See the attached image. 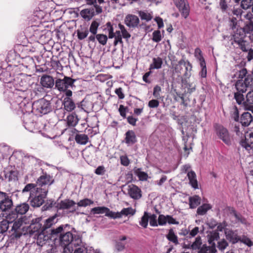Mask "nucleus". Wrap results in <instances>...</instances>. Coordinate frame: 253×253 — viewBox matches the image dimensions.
I'll return each instance as SVG.
<instances>
[{"mask_svg":"<svg viewBox=\"0 0 253 253\" xmlns=\"http://www.w3.org/2000/svg\"><path fill=\"white\" fill-rule=\"evenodd\" d=\"M162 40V36L160 31L156 30L153 33V38L152 40L156 42H158Z\"/></svg>","mask_w":253,"mask_h":253,"instance_id":"e2e57ef3","label":"nucleus"},{"mask_svg":"<svg viewBox=\"0 0 253 253\" xmlns=\"http://www.w3.org/2000/svg\"><path fill=\"white\" fill-rule=\"evenodd\" d=\"M253 121V117L249 112L244 113L241 116L240 121L243 126H248Z\"/></svg>","mask_w":253,"mask_h":253,"instance_id":"b1692460","label":"nucleus"},{"mask_svg":"<svg viewBox=\"0 0 253 253\" xmlns=\"http://www.w3.org/2000/svg\"><path fill=\"white\" fill-rule=\"evenodd\" d=\"M167 238L169 241L172 242L175 245L178 244L177 237L175 235L172 229H170L169 230V233L167 235Z\"/></svg>","mask_w":253,"mask_h":253,"instance_id":"ea45409f","label":"nucleus"},{"mask_svg":"<svg viewBox=\"0 0 253 253\" xmlns=\"http://www.w3.org/2000/svg\"><path fill=\"white\" fill-rule=\"evenodd\" d=\"M229 244L225 239H222L217 242L216 247L220 251H223L228 246Z\"/></svg>","mask_w":253,"mask_h":253,"instance_id":"49530a36","label":"nucleus"},{"mask_svg":"<svg viewBox=\"0 0 253 253\" xmlns=\"http://www.w3.org/2000/svg\"><path fill=\"white\" fill-rule=\"evenodd\" d=\"M187 177L189 180V184L195 189L198 188V181L196 178V174L193 170L187 172Z\"/></svg>","mask_w":253,"mask_h":253,"instance_id":"393cba45","label":"nucleus"},{"mask_svg":"<svg viewBox=\"0 0 253 253\" xmlns=\"http://www.w3.org/2000/svg\"><path fill=\"white\" fill-rule=\"evenodd\" d=\"M107 208L105 207H97L92 208L91 210V213L95 214L105 213L106 211H108Z\"/></svg>","mask_w":253,"mask_h":253,"instance_id":"09e8293b","label":"nucleus"},{"mask_svg":"<svg viewBox=\"0 0 253 253\" xmlns=\"http://www.w3.org/2000/svg\"><path fill=\"white\" fill-rule=\"evenodd\" d=\"M219 5L222 12H226L229 8L227 0H220Z\"/></svg>","mask_w":253,"mask_h":253,"instance_id":"680f3d73","label":"nucleus"},{"mask_svg":"<svg viewBox=\"0 0 253 253\" xmlns=\"http://www.w3.org/2000/svg\"><path fill=\"white\" fill-rule=\"evenodd\" d=\"M139 16L140 18L142 20H145L146 21H150L152 18L153 16L151 13H149L147 11H139L138 12Z\"/></svg>","mask_w":253,"mask_h":253,"instance_id":"c03bdc74","label":"nucleus"},{"mask_svg":"<svg viewBox=\"0 0 253 253\" xmlns=\"http://www.w3.org/2000/svg\"><path fill=\"white\" fill-rule=\"evenodd\" d=\"M32 110L37 115L46 114L52 110L51 103L43 98L34 101Z\"/></svg>","mask_w":253,"mask_h":253,"instance_id":"7ed1b4c3","label":"nucleus"},{"mask_svg":"<svg viewBox=\"0 0 253 253\" xmlns=\"http://www.w3.org/2000/svg\"><path fill=\"white\" fill-rule=\"evenodd\" d=\"M225 235L226 239L232 244H235L240 240V237L232 230L225 231Z\"/></svg>","mask_w":253,"mask_h":253,"instance_id":"5701e85b","label":"nucleus"},{"mask_svg":"<svg viewBox=\"0 0 253 253\" xmlns=\"http://www.w3.org/2000/svg\"><path fill=\"white\" fill-rule=\"evenodd\" d=\"M195 56L200 61V63L205 62L202 54V51L199 48H196L195 50Z\"/></svg>","mask_w":253,"mask_h":253,"instance_id":"0e129e2a","label":"nucleus"},{"mask_svg":"<svg viewBox=\"0 0 253 253\" xmlns=\"http://www.w3.org/2000/svg\"><path fill=\"white\" fill-rule=\"evenodd\" d=\"M64 108L68 112L72 111L75 108V104L69 97H66L64 100Z\"/></svg>","mask_w":253,"mask_h":253,"instance_id":"cd10ccee","label":"nucleus"},{"mask_svg":"<svg viewBox=\"0 0 253 253\" xmlns=\"http://www.w3.org/2000/svg\"><path fill=\"white\" fill-rule=\"evenodd\" d=\"M37 186L36 184L29 183L27 184L22 190V193L26 192H31L36 189Z\"/></svg>","mask_w":253,"mask_h":253,"instance_id":"69168bd1","label":"nucleus"},{"mask_svg":"<svg viewBox=\"0 0 253 253\" xmlns=\"http://www.w3.org/2000/svg\"><path fill=\"white\" fill-rule=\"evenodd\" d=\"M1 175L2 180H6L8 181H15L18 179L17 170L13 169L11 167H8L5 168Z\"/></svg>","mask_w":253,"mask_h":253,"instance_id":"f8f14e48","label":"nucleus"},{"mask_svg":"<svg viewBox=\"0 0 253 253\" xmlns=\"http://www.w3.org/2000/svg\"><path fill=\"white\" fill-rule=\"evenodd\" d=\"M234 42L238 44L239 47L243 52H248L251 47L248 42L244 40L242 38H239L236 37V35L234 36Z\"/></svg>","mask_w":253,"mask_h":253,"instance_id":"a211bd4d","label":"nucleus"},{"mask_svg":"<svg viewBox=\"0 0 253 253\" xmlns=\"http://www.w3.org/2000/svg\"><path fill=\"white\" fill-rule=\"evenodd\" d=\"M127 193L134 200H138L142 197L141 190L134 184L128 186Z\"/></svg>","mask_w":253,"mask_h":253,"instance_id":"dca6fc26","label":"nucleus"},{"mask_svg":"<svg viewBox=\"0 0 253 253\" xmlns=\"http://www.w3.org/2000/svg\"><path fill=\"white\" fill-rule=\"evenodd\" d=\"M219 234L217 231L210 232L207 235L208 242L210 246L216 248L215 241H218L219 240Z\"/></svg>","mask_w":253,"mask_h":253,"instance_id":"aec40b11","label":"nucleus"},{"mask_svg":"<svg viewBox=\"0 0 253 253\" xmlns=\"http://www.w3.org/2000/svg\"><path fill=\"white\" fill-rule=\"evenodd\" d=\"M245 103L246 108L251 106L253 104V90L249 91L246 96Z\"/></svg>","mask_w":253,"mask_h":253,"instance_id":"a19ab883","label":"nucleus"},{"mask_svg":"<svg viewBox=\"0 0 253 253\" xmlns=\"http://www.w3.org/2000/svg\"><path fill=\"white\" fill-rule=\"evenodd\" d=\"M48 191V188L38 187L31 191L29 197L31 205L33 207L42 206L44 202Z\"/></svg>","mask_w":253,"mask_h":253,"instance_id":"f03ea898","label":"nucleus"},{"mask_svg":"<svg viewBox=\"0 0 253 253\" xmlns=\"http://www.w3.org/2000/svg\"><path fill=\"white\" fill-rule=\"evenodd\" d=\"M189 202L190 208L195 209L200 204L201 198L197 195H195L189 197Z\"/></svg>","mask_w":253,"mask_h":253,"instance_id":"2f4dec72","label":"nucleus"},{"mask_svg":"<svg viewBox=\"0 0 253 253\" xmlns=\"http://www.w3.org/2000/svg\"><path fill=\"white\" fill-rule=\"evenodd\" d=\"M125 22L129 27L134 28L138 26L139 23V19L137 16L129 14L126 17Z\"/></svg>","mask_w":253,"mask_h":253,"instance_id":"6ab92c4d","label":"nucleus"},{"mask_svg":"<svg viewBox=\"0 0 253 253\" xmlns=\"http://www.w3.org/2000/svg\"><path fill=\"white\" fill-rule=\"evenodd\" d=\"M202 241L200 236L196 238L195 241L191 244V247L193 250H199L202 248Z\"/></svg>","mask_w":253,"mask_h":253,"instance_id":"a18cd8bd","label":"nucleus"},{"mask_svg":"<svg viewBox=\"0 0 253 253\" xmlns=\"http://www.w3.org/2000/svg\"><path fill=\"white\" fill-rule=\"evenodd\" d=\"M235 87L239 92H245L249 88L244 80H238L235 84Z\"/></svg>","mask_w":253,"mask_h":253,"instance_id":"c85d7f7f","label":"nucleus"},{"mask_svg":"<svg viewBox=\"0 0 253 253\" xmlns=\"http://www.w3.org/2000/svg\"><path fill=\"white\" fill-rule=\"evenodd\" d=\"M163 64L162 59L160 57L154 58L153 59V62L150 65V68L151 69H159L162 67Z\"/></svg>","mask_w":253,"mask_h":253,"instance_id":"f704fd0d","label":"nucleus"},{"mask_svg":"<svg viewBox=\"0 0 253 253\" xmlns=\"http://www.w3.org/2000/svg\"><path fill=\"white\" fill-rule=\"evenodd\" d=\"M149 215L148 213L145 211L144 215L141 217V220L139 222L140 224L144 228H146L148 225Z\"/></svg>","mask_w":253,"mask_h":253,"instance_id":"3c124183","label":"nucleus"},{"mask_svg":"<svg viewBox=\"0 0 253 253\" xmlns=\"http://www.w3.org/2000/svg\"><path fill=\"white\" fill-rule=\"evenodd\" d=\"M67 121L68 126H74L77 124L78 119L75 114H71L67 117Z\"/></svg>","mask_w":253,"mask_h":253,"instance_id":"58836bf2","label":"nucleus"},{"mask_svg":"<svg viewBox=\"0 0 253 253\" xmlns=\"http://www.w3.org/2000/svg\"><path fill=\"white\" fill-rule=\"evenodd\" d=\"M216 252V248L211 246H207L206 244H204L199 251L198 253H215Z\"/></svg>","mask_w":253,"mask_h":253,"instance_id":"e433bc0d","label":"nucleus"},{"mask_svg":"<svg viewBox=\"0 0 253 253\" xmlns=\"http://www.w3.org/2000/svg\"><path fill=\"white\" fill-rule=\"evenodd\" d=\"M41 218H36L32 220L29 230V233L31 235L40 233L43 230V227L41 222Z\"/></svg>","mask_w":253,"mask_h":253,"instance_id":"ddd939ff","label":"nucleus"},{"mask_svg":"<svg viewBox=\"0 0 253 253\" xmlns=\"http://www.w3.org/2000/svg\"><path fill=\"white\" fill-rule=\"evenodd\" d=\"M230 214L234 217L235 222L236 223H240L244 225H247L248 224L247 219L240 213H238L235 210L232 209L230 212Z\"/></svg>","mask_w":253,"mask_h":253,"instance_id":"a878e982","label":"nucleus"},{"mask_svg":"<svg viewBox=\"0 0 253 253\" xmlns=\"http://www.w3.org/2000/svg\"><path fill=\"white\" fill-rule=\"evenodd\" d=\"M240 144L247 150L253 149V132L250 133L247 136H241Z\"/></svg>","mask_w":253,"mask_h":253,"instance_id":"2eb2a0df","label":"nucleus"},{"mask_svg":"<svg viewBox=\"0 0 253 253\" xmlns=\"http://www.w3.org/2000/svg\"><path fill=\"white\" fill-rule=\"evenodd\" d=\"M236 74L239 80H243V79H245L247 77V75H248L249 74L248 73L247 69L245 68H242L240 70L238 71L236 73Z\"/></svg>","mask_w":253,"mask_h":253,"instance_id":"6e6d98bb","label":"nucleus"},{"mask_svg":"<svg viewBox=\"0 0 253 253\" xmlns=\"http://www.w3.org/2000/svg\"><path fill=\"white\" fill-rule=\"evenodd\" d=\"M192 65L189 62H186L183 59L179 60L174 67L176 73L182 74L185 78H189L191 76Z\"/></svg>","mask_w":253,"mask_h":253,"instance_id":"20e7f679","label":"nucleus"},{"mask_svg":"<svg viewBox=\"0 0 253 253\" xmlns=\"http://www.w3.org/2000/svg\"><path fill=\"white\" fill-rule=\"evenodd\" d=\"M234 98L239 105H243V106L246 107L245 103H244V102H245V101H246V98H245L244 96L241 92L238 91L237 92H235L234 93Z\"/></svg>","mask_w":253,"mask_h":253,"instance_id":"c9c22d12","label":"nucleus"},{"mask_svg":"<svg viewBox=\"0 0 253 253\" xmlns=\"http://www.w3.org/2000/svg\"><path fill=\"white\" fill-rule=\"evenodd\" d=\"M244 80L249 87H253V75L249 74Z\"/></svg>","mask_w":253,"mask_h":253,"instance_id":"052dcab7","label":"nucleus"},{"mask_svg":"<svg viewBox=\"0 0 253 253\" xmlns=\"http://www.w3.org/2000/svg\"><path fill=\"white\" fill-rule=\"evenodd\" d=\"M54 182V179L52 176L47 174L46 172H42V174L41 175L36 181L37 187L47 188L46 185H51Z\"/></svg>","mask_w":253,"mask_h":253,"instance_id":"9d476101","label":"nucleus"},{"mask_svg":"<svg viewBox=\"0 0 253 253\" xmlns=\"http://www.w3.org/2000/svg\"><path fill=\"white\" fill-rule=\"evenodd\" d=\"M68 224L61 225L57 228L50 229V234L52 237L56 239L59 238L60 245L64 248H68L72 242H74L75 246L81 243V240L78 239L73 240V235L71 232L66 230V227H69Z\"/></svg>","mask_w":253,"mask_h":253,"instance_id":"f257e3e1","label":"nucleus"},{"mask_svg":"<svg viewBox=\"0 0 253 253\" xmlns=\"http://www.w3.org/2000/svg\"><path fill=\"white\" fill-rule=\"evenodd\" d=\"M216 132L218 137L226 145L231 144V139L228 130L222 126L216 125L215 126Z\"/></svg>","mask_w":253,"mask_h":253,"instance_id":"6e6552de","label":"nucleus"},{"mask_svg":"<svg viewBox=\"0 0 253 253\" xmlns=\"http://www.w3.org/2000/svg\"><path fill=\"white\" fill-rule=\"evenodd\" d=\"M16 87L17 90L24 92L28 89L30 84L26 82L25 79H21L19 83L16 84Z\"/></svg>","mask_w":253,"mask_h":253,"instance_id":"7c9ffc66","label":"nucleus"},{"mask_svg":"<svg viewBox=\"0 0 253 253\" xmlns=\"http://www.w3.org/2000/svg\"><path fill=\"white\" fill-rule=\"evenodd\" d=\"M125 135V141L128 145H133L136 142V136L133 130H128Z\"/></svg>","mask_w":253,"mask_h":253,"instance_id":"4be33fe9","label":"nucleus"},{"mask_svg":"<svg viewBox=\"0 0 253 253\" xmlns=\"http://www.w3.org/2000/svg\"><path fill=\"white\" fill-rule=\"evenodd\" d=\"M95 35L96 39L100 44L103 45H105L106 44L108 40V37L106 35L102 34H96Z\"/></svg>","mask_w":253,"mask_h":253,"instance_id":"8fccbe9b","label":"nucleus"},{"mask_svg":"<svg viewBox=\"0 0 253 253\" xmlns=\"http://www.w3.org/2000/svg\"><path fill=\"white\" fill-rule=\"evenodd\" d=\"M173 1L182 16L185 19L187 18L189 15L190 7L186 0H173Z\"/></svg>","mask_w":253,"mask_h":253,"instance_id":"1a4fd4ad","label":"nucleus"},{"mask_svg":"<svg viewBox=\"0 0 253 253\" xmlns=\"http://www.w3.org/2000/svg\"><path fill=\"white\" fill-rule=\"evenodd\" d=\"M40 83L43 87L49 88H52L55 84L53 78L47 75H44L41 77Z\"/></svg>","mask_w":253,"mask_h":253,"instance_id":"f3484780","label":"nucleus"},{"mask_svg":"<svg viewBox=\"0 0 253 253\" xmlns=\"http://www.w3.org/2000/svg\"><path fill=\"white\" fill-rule=\"evenodd\" d=\"M107 210L108 211H106V212H105L106 216H107L109 217H111V218H114V219L120 218V213H119V212H115L112 211H110L109 210V209H108V208H107Z\"/></svg>","mask_w":253,"mask_h":253,"instance_id":"bf43d9fd","label":"nucleus"},{"mask_svg":"<svg viewBox=\"0 0 253 253\" xmlns=\"http://www.w3.org/2000/svg\"><path fill=\"white\" fill-rule=\"evenodd\" d=\"M240 6L244 10L251 8L253 4V0H240Z\"/></svg>","mask_w":253,"mask_h":253,"instance_id":"de8ad7c7","label":"nucleus"},{"mask_svg":"<svg viewBox=\"0 0 253 253\" xmlns=\"http://www.w3.org/2000/svg\"><path fill=\"white\" fill-rule=\"evenodd\" d=\"M55 218V217H52L51 218H49L46 220L44 224L43 225V230L44 231H45L46 229L49 228L51 226V225L54 223V220Z\"/></svg>","mask_w":253,"mask_h":253,"instance_id":"338daca9","label":"nucleus"},{"mask_svg":"<svg viewBox=\"0 0 253 253\" xmlns=\"http://www.w3.org/2000/svg\"><path fill=\"white\" fill-rule=\"evenodd\" d=\"M211 208V206L208 204H204L199 207L197 210V214L203 215L207 213V211Z\"/></svg>","mask_w":253,"mask_h":253,"instance_id":"473e14b6","label":"nucleus"},{"mask_svg":"<svg viewBox=\"0 0 253 253\" xmlns=\"http://www.w3.org/2000/svg\"><path fill=\"white\" fill-rule=\"evenodd\" d=\"M99 25V23L96 21H92L89 28V31L93 35H96L97 29Z\"/></svg>","mask_w":253,"mask_h":253,"instance_id":"4d7b16f0","label":"nucleus"},{"mask_svg":"<svg viewBox=\"0 0 253 253\" xmlns=\"http://www.w3.org/2000/svg\"><path fill=\"white\" fill-rule=\"evenodd\" d=\"M13 206L11 198L6 193L0 191V208L2 212L8 211Z\"/></svg>","mask_w":253,"mask_h":253,"instance_id":"0eeeda50","label":"nucleus"},{"mask_svg":"<svg viewBox=\"0 0 253 253\" xmlns=\"http://www.w3.org/2000/svg\"><path fill=\"white\" fill-rule=\"evenodd\" d=\"M0 80L5 83H8L11 82L12 78L10 76L9 72L5 71L0 74Z\"/></svg>","mask_w":253,"mask_h":253,"instance_id":"4c0bfd02","label":"nucleus"},{"mask_svg":"<svg viewBox=\"0 0 253 253\" xmlns=\"http://www.w3.org/2000/svg\"><path fill=\"white\" fill-rule=\"evenodd\" d=\"M76 203L73 200L67 199L63 201H61L60 203H58L56 205V208L57 209H66L70 210V212H73L76 211V209L75 208V205Z\"/></svg>","mask_w":253,"mask_h":253,"instance_id":"4468645a","label":"nucleus"},{"mask_svg":"<svg viewBox=\"0 0 253 253\" xmlns=\"http://www.w3.org/2000/svg\"><path fill=\"white\" fill-rule=\"evenodd\" d=\"M126 244L120 241H116L115 244V250L117 252H123L125 249Z\"/></svg>","mask_w":253,"mask_h":253,"instance_id":"864d4df0","label":"nucleus"},{"mask_svg":"<svg viewBox=\"0 0 253 253\" xmlns=\"http://www.w3.org/2000/svg\"><path fill=\"white\" fill-rule=\"evenodd\" d=\"M80 14L84 19L89 21L94 15V9L93 8L83 9L80 12Z\"/></svg>","mask_w":253,"mask_h":253,"instance_id":"bb28decb","label":"nucleus"},{"mask_svg":"<svg viewBox=\"0 0 253 253\" xmlns=\"http://www.w3.org/2000/svg\"><path fill=\"white\" fill-rule=\"evenodd\" d=\"M93 204V201L88 198L81 200L77 203L78 207H86Z\"/></svg>","mask_w":253,"mask_h":253,"instance_id":"5fc2aeb1","label":"nucleus"},{"mask_svg":"<svg viewBox=\"0 0 253 253\" xmlns=\"http://www.w3.org/2000/svg\"><path fill=\"white\" fill-rule=\"evenodd\" d=\"M37 236V243L38 245L42 247L45 245L49 240V237L45 234V231L42 230V232L35 234V237Z\"/></svg>","mask_w":253,"mask_h":253,"instance_id":"412c9836","label":"nucleus"},{"mask_svg":"<svg viewBox=\"0 0 253 253\" xmlns=\"http://www.w3.org/2000/svg\"><path fill=\"white\" fill-rule=\"evenodd\" d=\"M245 33L250 34L253 32V21H247L245 23V26L243 28Z\"/></svg>","mask_w":253,"mask_h":253,"instance_id":"37998d69","label":"nucleus"},{"mask_svg":"<svg viewBox=\"0 0 253 253\" xmlns=\"http://www.w3.org/2000/svg\"><path fill=\"white\" fill-rule=\"evenodd\" d=\"M135 212V210H134L132 208H127L123 209L121 212H119V213H120L121 218L123 215L127 216L130 214L133 215L134 214Z\"/></svg>","mask_w":253,"mask_h":253,"instance_id":"603ef678","label":"nucleus"},{"mask_svg":"<svg viewBox=\"0 0 253 253\" xmlns=\"http://www.w3.org/2000/svg\"><path fill=\"white\" fill-rule=\"evenodd\" d=\"M89 138L85 134H77L75 137L76 142L81 145H85L88 141Z\"/></svg>","mask_w":253,"mask_h":253,"instance_id":"c756f323","label":"nucleus"},{"mask_svg":"<svg viewBox=\"0 0 253 253\" xmlns=\"http://www.w3.org/2000/svg\"><path fill=\"white\" fill-rule=\"evenodd\" d=\"M76 80L65 76L63 79H58L55 82V88L60 91H64L68 88L75 86L74 84Z\"/></svg>","mask_w":253,"mask_h":253,"instance_id":"39448f33","label":"nucleus"},{"mask_svg":"<svg viewBox=\"0 0 253 253\" xmlns=\"http://www.w3.org/2000/svg\"><path fill=\"white\" fill-rule=\"evenodd\" d=\"M106 25L107 26L108 31V38L109 39H112L114 38H115L116 36L114 32V29L111 23L110 22H109L107 23Z\"/></svg>","mask_w":253,"mask_h":253,"instance_id":"13d9d810","label":"nucleus"},{"mask_svg":"<svg viewBox=\"0 0 253 253\" xmlns=\"http://www.w3.org/2000/svg\"><path fill=\"white\" fill-rule=\"evenodd\" d=\"M23 225V221L21 218L16 220L12 225V228L9 232H11V237L12 239L19 238L23 233V229L21 228Z\"/></svg>","mask_w":253,"mask_h":253,"instance_id":"9b49d317","label":"nucleus"},{"mask_svg":"<svg viewBox=\"0 0 253 253\" xmlns=\"http://www.w3.org/2000/svg\"><path fill=\"white\" fill-rule=\"evenodd\" d=\"M29 209V205L26 203L18 205L15 207L14 211H12L6 216V218L14 220L17 218V214H24L28 211Z\"/></svg>","mask_w":253,"mask_h":253,"instance_id":"423d86ee","label":"nucleus"},{"mask_svg":"<svg viewBox=\"0 0 253 253\" xmlns=\"http://www.w3.org/2000/svg\"><path fill=\"white\" fill-rule=\"evenodd\" d=\"M238 25V20L235 17L229 18V26L232 30L236 29Z\"/></svg>","mask_w":253,"mask_h":253,"instance_id":"774afa93","label":"nucleus"},{"mask_svg":"<svg viewBox=\"0 0 253 253\" xmlns=\"http://www.w3.org/2000/svg\"><path fill=\"white\" fill-rule=\"evenodd\" d=\"M7 219L3 220L0 223V234H3L6 232L8 229L9 224L12 223L13 219L11 221H8Z\"/></svg>","mask_w":253,"mask_h":253,"instance_id":"72a5a7b5","label":"nucleus"},{"mask_svg":"<svg viewBox=\"0 0 253 253\" xmlns=\"http://www.w3.org/2000/svg\"><path fill=\"white\" fill-rule=\"evenodd\" d=\"M77 36L79 40H82L84 39L88 34V30L87 28H81L77 31Z\"/></svg>","mask_w":253,"mask_h":253,"instance_id":"79ce46f5","label":"nucleus"}]
</instances>
